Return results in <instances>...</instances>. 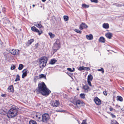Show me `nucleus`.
Returning a JSON list of instances; mask_svg holds the SVG:
<instances>
[{
	"label": "nucleus",
	"mask_w": 124,
	"mask_h": 124,
	"mask_svg": "<svg viewBox=\"0 0 124 124\" xmlns=\"http://www.w3.org/2000/svg\"><path fill=\"white\" fill-rule=\"evenodd\" d=\"M20 80V76L18 75L17 74L16 75V78L15 80V81L16 82H17V81H19Z\"/></svg>",
	"instance_id": "c85d7f7f"
},
{
	"label": "nucleus",
	"mask_w": 124,
	"mask_h": 124,
	"mask_svg": "<svg viewBox=\"0 0 124 124\" xmlns=\"http://www.w3.org/2000/svg\"><path fill=\"white\" fill-rule=\"evenodd\" d=\"M18 110L17 109L13 107L11 108L8 112L7 115L8 118H13L17 115Z\"/></svg>",
	"instance_id": "f03ea898"
},
{
	"label": "nucleus",
	"mask_w": 124,
	"mask_h": 124,
	"mask_svg": "<svg viewBox=\"0 0 124 124\" xmlns=\"http://www.w3.org/2000/svg\"><path fill=\"white\" fill-rule=\"evenodd\" d=\"M93 76L91 74L89 75L87 77V81H92L93 80Z\"/></svg>",
	"instance_id": "6ab92c4d"
},
{
	"label": "nucleus",
	"mask_w": 124,
	"mask_h": 124,
	"mask_svg": "<svg viewBox=\"0 0 124 124\" xmlns=\"http://www.w3.org/2000/svg\"><path fill=\"white\" fill-rule=\"evenodd\" d=\"M77 90H78V89H77Z\"/></svg>",
	"instance_id": "864d4df0"
},
{
	"label": "nucleus",
	"mask_w": 124,
	"mask_h": 124,
	"mask_svg": "<svg viewBox=\"0 0 124 124\" xmlns=\"http://www.w3.org/2000/svg\"><path fill=\"white\" fill-rule=\"evenodd\" d=\"M16 67L13 64L11 65V70H13L15 69Z\"/></svg>",
	"instance_id": "c9c22d12"
},
{
	"label": "nucleus",
	"mask_w": 124,
	"mask_h": 124,
	"mask_svg": "<svg viewBox=\"0 0 124 124\" xmlns=\"http://www.w3.org/2000/svg\"><path fill=\"white\" fill-rule=\"evenodd\" d=\"M90 81H87V82L88 84L90 86H92V85Z\"/></svg>",
	"instance_id": "79ce46f5"
},
{
	"label": "nucleus",
	"mask_w": 124,
	"mask_h": 124,
	"mask_svg": "<svg viewBox=\"0 0 124 124\" xmlns=\"http://www.w3.org/2000/svg\"><path fill=\"white\" fill-rule=\"evenodd\" d=\"M94 101L97 105H100L101 103V100L97 97H95L94 98Z\"/></svg>",
	"instance_id": "9b49d317"
},
{
	"label": "nucleus",
	"mask_w": 124,
	"mask_h": 124,
	"mask_svg": "<svg viewBox=\"0 0 124 124\" xmlns=\"http://www.w3.org/2000/svg\"><path fill=\"white\" fill-rule=\"evenodd\" d=\"M31 30L33 31L38 32V34L40 35L42 33V32L41 31H39L38 29L34 26H33L31 28Z\"/></svg>",
	"instance_id": "9d476101"
},
{
	"label": "nucleus",
	"mask_w": 124,
	"mask_h": 124,
	"mask_svg": "<svg viewBox=\"0 0 124 124\" xmlns=\"http://www.w3.org/2000/svg\"><path fill=\"white\" fill-rule=\"evenodd\" d=\"M13 87L12 85L10 86L8 88V89L9 92H12L13 90Z\"/></svg>",
	"instance_id": "412c9836"
},
{
	"label": "nucleus",
	"mask_w": 124,
	"mask_h": 124,
	"mask_svg": "<svg viewBox=\"0 0 124 124\" xmlns=\"http://www.w3.org/2000/svg\"><path fill=\"white\" fill-rule=\"evenodd\" d=\"M42 121L43 122H46L50 118V116L48 114L45 113L42 115Z\"/></svg>",
	"instance_id": "39448f33"
},
{
	"label": "nucleus",
	"mask_w": 124,
	"mask_h": 124,
	"mask_svg": "<svg viewBox=\"0 0 124 124\" xmlns=\"http://www.w3.org/2000/svg\"><path fill=\"white\" fill-rule=\"evenodd\" d=\"M86 37L87 39L89 40H91L93 39V35L91 34H90L88 35H86Z\"/></svg>",
	"instance_id": "dca6fc26"
},
{
	"label": "nucleus",
	"mask_w": 124,
	"mask_h": 124,
	"mask_svg": "<svg viewBox=\"0 0 124 124\" xmlns=\"http://www.w3.org/2000/svg\"><path fill=\"white\" fill-rule=\"evenodd\" d=\"M105 36L107 38L110 39L112 37V34L111 33L108 32L105 34Z\"/></svg>",
	"instance_id": "2eb2a0df"
},
{
	"label": "nucleus",
	"mask_w": 124,
	"mask_h": 124,
	"mask_svg": "<svg viewBox=\"0 0 124 124\" xmlns=\"http://www.w3.org/2000/svg\"><path fill=\"white\" fill-rule=\"evenodd\" d=\"M60 47V42L59 40H57L55 42L52 48V52L53 54Z\"/></svg>",
	"instance_id": "20e7f679"
},
{
	"label": "nucleus",
	"mask_w": 124,
	"mask_h": 124,
	"mask_svg": "<svg viewBox=\"0 0 124 124\" xmlns=\"http://www.w3.org/2000/svg\"><path fill=\"white\" fill-rule=\"evenodd\" d=\"M81 124H87L86 120H83V122Z\"/></svg>",
	"instance_id": "58836bf2"
},
{
	"label": "nucleus",
	"mask_w": 124,
	"mask_h": 124,
	"mask_svg": "<svg viewBox=\"0 0 124 124\" xmlns=\"http://www.w3.org/2000/svg\"><path fill=\"white\" fill-rule=\"evenodd\" d=\"M48 34L51 38H54L55 36V35L53 34L51 32H49V33Z\"/></svg>",
	"instance_id": "a878e982"
},
{
	"label": "nucleus",
	"mask_w": 124,
	"mask_h": 124,
	"mask_svg": "<svg viewBox=\"0 0 124 124\" xmlns=\"http://www.w3.org/2000/svg\"><path fill=\"white\" fill-rule=\"evenodd\" d=\"M9 51L10 53L13 55L18 54L19 50L17 49H10Z\"/></svg>",
	"instance_id": "1a4fd4ad"
},
{
	"label": "nucleus",
	"mask_w": 124,
	"mask_h": 124,
	"mask_svg": "<svg viewBox=\"0 0 124 124\" xmlns=\"http://www.w3.org/2000/svg\"><path fill=\"white\" fill-rule=\"evenodd\" d=\"M63 18L65 21H68L69 20V17L68 16H63Z\"/></svg>",
	"instance_id": "2f4dec72"
},
{
	"label": "nucleus",
	"mask_w": 124,
	"mask_h": 124,
	"mask_svg": "<svg viewBox=\"0 0 124 124\" xmlns=\"http://www.w3.org/2000/svg\"><path fill=\"white\" fill-rule=\"evenodd\" d=\"M68 75L71 78V76L72 75V74L70 73H69Z\"/></svg>",
	"instance_id": "49530a36"
},
{
	"label": "nucleus",
	"mask_w": 124,
	"mask_h": 124,
	"mask_svg": "<svg viewBox=\"0 0 124 124\" xmlns=\"http://www.w3.org/2000/svg\"><path fill=\"white\" fill-rule=\"evenodd\" d=\"M27 70L26 69L24 70L23 71V74L22 75V78H23L27 76Z\"/></svg>",
	"instance_id": "4468645a"
},
{
	"label": "nucleus",
	"mask_w": 124,
	"mask_h": 124,
	"mask_svg": "<svg viewBox=\"0 0 124 124\" xmlns=\"http://www.w3.org/2000/svg\"><path fill=\"white\" fill-rule=\"evenodd\" d=\"M78 123H79V124H80V123H79V121H78Z\"/></svg>",
	"instance_id": "3c124183"
},
{
	"label": "nucleus",
	"mask_w": 124,
	"mask_h": 124,
	"mask_svg": "<svg viewBox=\"0 0 124 124\" xmlns=\"http://www.w3.org/2000/svg\"><path fill=\"white\" fill-rule=\"evenodd\" d=\"M112 123L113 124H116L117 123L116 121L114 120L112 121Z\"/></svg>",
	"instance_id": "a19ab883"
},
{
	"label": "nucleus",
	"mask_w": 124,
	"mask_h": 124,
	"mask_svg": "<svg viewBox=\"0 0 124 124\" xmlns=\"http://www.w3.org/2000/svg\"><path fill=\"white\" fill-rule=\"evenodd\" d=\"M90 1L92 2L95 3H97L98 2L97 0H90Z\"/></svg>",
	"instance_id": "e433bc0d"
},
{
	"label": "nucleus",
	"mask_w": 124,
	"mask_h": 124,
	"mask_svg": "<svg viewBox=\"0 0 124 124\" xmlns=\"http://www.w3.org/2000/svg\"><path fill=\"white\" fill-rule=\"evenodd\" d=\"M85 94L84 93H82L80 94V97L83 99H85Z\"/></svg>",
	"instance_id": "393cba45"
},
{
	"label": "nucleus",
	"mask_w": 124,
	"mask_h": 124,
	"mask_svg": "<svg viewBox=\"0 0 124 124\" xmlns=\"http://www.w3.org/2000/svg\"><path fill=\"white\" fill-rule=\"evenodd\" d=\"M90 70V69L89 67H84V70L88 71L89 70Z\"/></svg>",
	"instance_id": "4c0bfd02"
},
{
	"label": "nucleus",
	"mask_w": 124,
	"mask_h": 124,
	"mask_svg": "<svg viewBox=\"0 0 124 124\" xmlns=\"http://www.w3.org/2000/svg\"><path fill=\"white\" fill-rule=\"evenodd\" d=\"M118 124V123H117V124Z\"/></svg>",
	"instance_id": "5fc2aeb1"
},
{
	"label": "nucleus",
	"mask_w": 124,
	"mask_h": 124,
	"mask_svg": "<svg viewBox=\"0 0 124 124\" xmlns=\"http://www.w3.org/2000/svg\"><path fill=\"white\" fill-rule=\"evenodd\" d=\"M47 61V58L45 56L40 58L39 59V64L40 68H43L46 65Z\"/></svg>",
	"instance_id": "7ed1b4c3"
},
{
	"label": "nucleus",
	"mask_w": 124,
	"mask_h": 124,
	"mask_svg": "<svg viewBox=\"0 0 124 124\" xmlns=\"http://www.w3.org/2000/svg\"><path fill=\"white\" fill-rule=\"evenodd\" d=\"M117 100H119L121 101H123V98L122 97L120 96H117Z\"/></svg>",
	"instance_id": "bb28decb"
},
{
	"label": "nucleus",
	"mask_w": 124,
	"mask_h": 124,
	"mask_svg": "<svg viewBox=\"0 0 124 124\" xmlns=\"http://www.w3.org/2000/svg\"><path fill=\"white\" fill-rule=\"evenodd\" d=\"M34 41V40L33 39H30L28 42L27 43L29 45H30L31 44V43Z\"/></svg>",
	"instance_id": "473e14b6"
},
{
	"label": "nucleus",
	"mask_w": 124,
	"mask_h": 124,
	"mask_svg": "<svg viewBox=\"0 0 124 124\" xmlns=\"http://www.w3.org/2000/svg\"><path fill=\"white\" fill-rule=\"evenodd\" d=\"M98 70L99 71H102L103 73L104 72V70L103 68H101L100 69H98Z\"/></svg>",
	"instance_id": "ea45409f"
},
{
	"label": "nucleus",
	"mask_w": 124,
	"mask_h": 124,
	"mask_svg": "<svg viewBox=\"0 0 124 124\" xmlns=\"http://www.w3.org/2000/svg\"><path fill=\"white\" fill-rule=\"evenodd\" d=\"M89 7V5H86L85 4H83L82 5V8H88Z\"/></svg>",
	"instance_id": "4be33fe9"
},
{
	"label": "nucleus",
	"mask_w": 124,
	"mask_h": 124,
	"mask_svg": "<svg viewBox=\"0 0 124 124\" xmlns=\"http://www.w3.org/2000/svg\"><path fill=\"white\" fill-rule=\"evenodd\" d=\"M74 103L78 107L83 106L85 104L83 101L80 100L77 101L76 102Z\"/></svg>",
	"instance_id": "0eeeda50"
},
{
	"label": "nucleus",
	"mask_w": 124,
	"mask_h": 124,
	"mask_svg": "<svg viewBox=\"0 0 124 124\" xmlns=\"http://www.w3.org/2000/svg\"><path fill=\"white\" fill-rule=\"evenodd\" d=\"M102 27L104 28L108 29L109 28V25L108 23H104L103 24Z\"/></svg>",
	"instance_id": "f3484780"
},
{
	"label": "nucleus",
	"mask_w": 124,
	"mask_h": 124,
	"mask_svg": "<svg viewBox=\"0 0 124 124\" xmlns=\"http://www.w3.org/2000/svg\"><path fill=\"white\" fill-rule=\"evenodd\" d=\"M51 104L53 107H56L59 105V102L58 101L54 100L51 101Z\"/></svg>",
	"instance_id": "6e6552de"
},
{
	"label": "nucleus",
	"mask_w": 124,
	"mask_h": 124,
	"mask_svg": "<svg viewBox=\"0 0 124 124\" xmlns=\"http://www.w3.org/2000/svg\"><path fill=\"white\" fill-rule=\"evenodd\" d=\"M103 93L105 95H107V92L106 91H103Z\"/></svg>",
	"instance_id": "37998d69"
},
{
	"label": "nucleus",
	"mask_w": 124,
	"mask_h": 124,
	"mask_svg": "<svg viewBox=\"0 0 124 124\" xmlns=\"http://www.w3.org/2000/svg\"><path fill=\"white\" fill-rule=\"evenodd\" d=\"M88 27V26L85 23H82L80 25L79 28L81 30H82L83 29L86 28Z\"/></svg>",
	"instance_id": "ddd939ff"
},
{
	"label": "nucleus",
	"mask_w": 124,
	"mask_h": 124,
	"mask_svg": "<svg viewBox=\"0 0 124 124\" xmlns=\"http://www.w3.org/2000/svg\"><path fill=\"white\" fill-rule=\"evenodd\" d=\"M123 88V89L124 90V88Z\"/></svg>",
	"instance_id": "603ef678"
},
{
	"label": "nucleus",
	"mask_w": 124,
	"mask_h": 124,
	"mask_svg": "<svg viewBox=\"0 0 124 124\" xmlns=\"http://www.w3.org/2000/svg\"><path fill=\"white\" fill-rule=\"evenodd\" d=\"M78 69L79 70H84V67L80 66L78 68Z\"/></svg>",
	"instance_id": "f704fd0d"
},
{
	"label": "nucleus",
	"mask_w": 124,
	"mask_h": 124,
	"mask_svg": "<svg viewBox=\"0 0 124 124\" xmlns=\"http://www.w3.org/2000/svg\"><path fill=\"white\" fill-rule=\"evenodd\" d=\"M42 115L39 113H37L33 117L37 121H42Z\"/></svg>",
	"instance_id": "423d86ee"
},
{
	"label": "nucleus",
	"mask_w": 124,
	"mask_h": 124,
	"mask_svg": "<svg viewBox=\"0 0 124 124\" xmlns=\"http://www.w3.org/2000/svg\"><path fill=\"white\" fill-rule=\"evenodd\" d=\"M46 0H42V1L43 2H45Z\"/></svg>",
	"instance_id": "09e8293b"
},
{
	"label": "nucleus",
	"mask_w": 124,
	"mask_h": 124,
	"mask_svg": "<svg viewBox=\"0 0 124 124\" xmlns=\"http://www.w3.org/2000/svg\"><path fill=\"white\" fill-rule=\"evenodd\" d=\"M109 110H110V111H115V110L114 109H113V108H111V107H110L109 108Z\"/></svg>",
	"instance_id": "c03bdc74"
},
{
	"label": "nucleus",
	"mask_w": 124,
	"mask_h": 124,
	"mask_svg": "<svg viewBox=\"0 0 124 124\" xmlns=\"http://www.w3.org/2000/svg\"><path fill=\"white\" fill-rule=\"evenodd\" d=\"M32 6H33V7H35V5H32Z\"/></svg>",
	"instance_id": "8fccbe9b"
},
{
	"label": "nucleus",
	"mask_w": 124,
	"mask_h": 124,
	"mask_svg": "<svg viewBox=\"0 0 124 124\" xmlns=\"http://www.w3.org/2000/svg\"><path fill=\"white\" fill-rule=\"evenodd\" d=\"M23 67V65L22 64H20L19 65L18 69L19 70H21Z\"/></svg>",
	"instance_id": "cd10ccee"
},
{
	"label": "nucleus",
	"mask_w": 124,
	"mask_h": 124,
	"mask_svg": "<svg viewBox=\"0 0 124 124\" xmlns=\"http://www.w3.org/2000/svg\"><path fill=\"white\" fill-rule=\"evenodd\" d=\"M38 89L37 90L42 95L46 96H48L51 93L50 91L47 88L44 82H41L38 84Z\"/></svg>",
	"instance_id": "f257e3e1"
},
{
	"label": "nucleus",
	"mask_w": 124,
	"mask_h": 124,
	"mask_svg": "<svg viewBox=\"0 0 124 124\" xmlns=\"http://www.w3.org/2000/svg\"><path fill=\"white\" fill-rule=\"evenodd\" d=\"M111 115L112 117L113 118H115L116 117V116L115 115H114L113 114H111Z\"/></svg>",
	"instance_id": "a18cd8bd"
},
{
	"label": "nucleus",
	"mask_w": 124,
	"mask_h": 124,
	"mask_svg": "<svg viewBox=\"0 0 124 124\" xmlns=\"http://www.w3.org/2000/svg\"><path fill=\"white\" fill-rule=\"evenodd\" d=\"M67 70L70 71L71 72H72L74 71L75 70V69L73 68V70L71 69L70 68H67Z\"/></svg>",
	"instance_id": "72a5a7b5"
},
{
	"label": "nucleus",
	"mask_w": 124,
	"mask_h": 124,
	"mask_svg": "<svg viewBox=\"0 0 124 124\" xmlns=\"http://www.w3.org/2000/svg\"><path fill=\"white\" fill-rule=\"evenodd\" d=\"M30 124H37L36 122L33 120H31L29 122Z\"/></svg>",
	"instance_id": "7c9ffc66"
},
{
	"label": "nucleus",
	"mask_w": 124,
	"mask_h": 124,
	"mask_svg": "<svg viewBox=\"0 0 124 124\" xmlns=\"http://www.w3.org/2000/svg\"><path fill=\"white\" fill-rule=\"evenodd\" d=\"M5 94H2L1 95V96H2V97L5 96Z\"/></svg>",
	"instance_id": "de8ad7c7"
},
{
	"label": "nucleus",
	"mask_w": 124,
	"mask_h": 124,
	"mask_svg": "<svg viewBox=\"0 0 124 124\" xmlns=\"http://www.w3.org/2000/svg\"><path fill=\"white\" fill-rule=\"evenodd\" d=\"M39 76L40 78H43L45 79H46V75L44 74H40Z\"/></svg>",
	"instance_id": "b1692460"
},
{
	"label": "nucleus",
	"mask_w": 124,
	"mask_h": 124,
	"mask_svg": "<svg viewBox=\"0 0 124 124\" xmlns=\"http://www.w3.org/2000/svg\"><path fill=\"white\" fill-rule=\"evenodd\" d=\"M74 31L76 32L79 34H81V31L79 30L78 29H74Z\"/></svg>",
	"instance_id": "c756f323"
},
{
	"label": "nucleus",
	"mask_w": 124,
	"mask_h": 124,
	"mask_svg": "<svg viewBox=\"0 0 124 124\" xmlns=\"http://www.w3.org/2000/svg\"><path fill=\"white\" fill-rule=\"evenodd\" d=\"M35 25L39 28H41L42 27L41 22H39V23H36L35 24Z\"/></svg>",
	"instance_id": "a211bd4d"
},
{
	"label": "nucleus",
	"mask_w": 124,
	"mask_h": 124,
	"mask_svg": "<svg viewBox=\"0 0 124 124\" xmlns=\"http://www.w3.org/2000/svg\"><path fill=\"white\" fill-rule=\"evenodd\" d=\"M57 61V60L56 59H52L50 61V64H54Z\"/></svg>",
	"instance_id": "5701e85b"
},
{
	"label": "nucleus",
	"mask_w": 124,
	"mask_h": 124,
	"mask_svg": "<svg viewBox=\"0 0 124 124\" xmlns=\"http://www.w3.org/2000/svg\"><path fill=\"white\" fill-rule=\"evenodd\" d=\"M83 88L84 89V92L85 93H87L91 89L88 86L85 85H84L83 87Z\"/></svg>",
	"instance_id": "f8f14e48"
},
{
	"label": "nucleus",
	"mask_w": 124,
	"mask_h": 124,
	"mask_svg": "<svg viewBox=\"0 0 124 124\" xmlns=\"http://www.w3.org/2000/svg\"><path fill=\"white\" fill-rule=\"evenodd\" d=\"M99 40V42L102 43H104L105 42V39L102 37H100Z\"/></svg>",
	"instance_id": "aec40b11"
}]
</instances>
